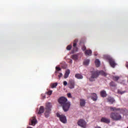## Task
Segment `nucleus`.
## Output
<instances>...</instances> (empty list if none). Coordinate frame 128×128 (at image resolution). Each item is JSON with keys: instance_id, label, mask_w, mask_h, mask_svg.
I'll return each mask as SVG.
<instances>
[{"instance_id": "nucleus-1", "label": "nucleus", "mask_w": 128, "mask_h": 128, "mask_svg": "<svg viewBox=\"0 0 128 128\" xmlns=\"http://www.w3.org/2000/svg\"><path fill=\"white\" fill-rule=\"evenodd\" d=\"M90 72H91V76L89 78L90 82H94L96 79L98 78L100 76H106L108 74H106L104 70H94V68H91L90 69Z\"/></svg>"}, {"instance_id": "nucleus-2", "label": "nucleus", "mask_w": 128, "mask_h": 128, "mask_svg": "<svg viewBox=\"0 0 128 128\" xmlns=\"http://www.w3.org/2000/svg\"><path fill=\"white\" fill-rule=\"evenodd\" d=\"M58 102L61 106H62L64 112H68L70 108V102H68V99L64 96L60 97L58 100Z\"/></svg>"}, {"instance_id": "nucleus-3", "label": "nucleus", "mask_w": 128, "mask_h": 128, "mask_svg": "<svg viewBox=\"0 0 128 128\" xmlns=\"http://www.w3.org/2000/svg\"><path fill=\"white\" fill-rule=\"evenodd\" d=\"M122 118V115L120 113L112 112L110 114V118L113 120H120Z\"/></svg>"}, {"instance_id": "nucleus-4", "label": "nucleus", "mask_w": 128, "mask_h": 128, "mask_svg": "<svg viewBox=\"0 0 128 128\" xmlns=\"http://www.w3.org/2000/svg\"><path fill=\"white\" fill-rule=\"evenodd\" d=\"M104 56L105 58L108 60L109 64L112 68H116V66H117L118 64L116 62L114 59L112 58L108 55H105Z\"/></svg>"}, {"instance_id": "nucleus-5", "label": "nucleus", "mask_w": 128, "mask_h": 128, "mask_svg": "<svg viewBox=\"0 0 128 128\" xmlns=\"http://www.w3.org/2000/svg\"><path fill=\"white\" fill-rule=\"evenodd\" d=\"M52 103L48 102L46 104V112L44 113V116L46 118H48L50 116V111L52 110Z\"/></svg>"}, {"instance_id": "nucleus-6", "label": "nucleus", "mask_w": 128, "mask_h": 128, "mask_svg": "<svg viewBox=\"0 0 128 128\" xmlns=\"http://www.w3.org/2000/svg\"><path fill=\"white\" fill-rule=\"evenodd\" d=\"M57 118H59L60 122H62V124H66V117L64 116V115H60V113L56 114Z\"/></svg>"}, {"instance_id": "nucleus-7", "label": "nucleus", "mask_w": 128, "mask_h": 128, "mask_svg": "<svg viewBox=\"0 0 128 128\" xmlns=\"http://www.w3.org/2000/svg\"><path fill=\"white\" fill-rule=\"evenodd\" d=\"M78 124L81 128H86V122L84 119H80L78 122Z\"/></svg>"}, {"instance_id": "nucleus-8", "label": "nucleus", "mask_w": 128, "mask_h": 128, "mask_svg": "<svg viewBox=\"0 0 128 128\" xmlns=\"http://www.w3.org/2000/svg\"><path fill=\"white\" fill-rule=\"evenodd\" d=\"M75 84L76 83L74 82V80L72 79L70 80L68 84V88H70V90H72V88H74Z\"/></svg>"}, {"instance_id": "nucleus-9", "label": "nucleus", "mask_w": 128, "mask_h": 128, "mask_svg": "<svg viewBox=\"0 0 128 128\" xmlns=\"http://www.w3.org/2000/svg\"><path fill=\"white\" fill-rule=\"evenodd\" d=\"M37 123L38 120H36V117L33 116L30 119L29 124L30 126H34L35 124H36Z\"/></svg>"}, {"instance_id": "nucleus-10", "label": "nucleus", "mask_w": 128, "mask_h": 128, "mask_svg": "<svg viewBox=\"0 0 128 128\" xmlns=\"http://www.w3.org/2000/svg\"><path fill=\"white\" fill-rule=\"evenodd\" d=\"M106 100H107L108 102H109L110 104H114V102H116V100H114V98L112 96H108L106 98Z\"/></svg>"}, {"instance_id": "nucleus-11", "label": "nucleus", "mask_w": 128, "mask_h": 128, "mask_svg": "<svg viewBox=\"0 0 128 128\" xmlns=\"http://www.w3.org/2000/svg\"><path fill=\"white\" fill-rule=\"evenodd\" d=\"M90 98L93 102H96V100H98V95H96V93L91 94Z\"/></svg>"}, {"instance_id": "nucleus-12", "label": "nucleus", "mask_w": 128, "mask_h": 128, "mask_svg": "<svg viewBox=\"0 0 128 128\" xmlns=\"http://www.w3.org/2000/svg\"><path fill=\"white\" fill-rule=\"evenodd\" d=\"M101 122H104V124H110V120L108 118L102 117L100 120Z\"/></svg>"}, {"instance_id": "nucleus-13", "label": "nucleus", "mask_w": 128, "mask_h": 128, "mask_svg": "<svg viewBox=\"0 0 128 128\" xmlns=\"http://www.w3.org/2000/svg\"><path fill=\"white\" fill-rule=\"evenodd\" d=\"M100 94L102 98H106L108 94H106V92L104 90H102L100 92Z\"/></svg>"}, {"instance_id": "nucleus-14", "label": "nucleus", "mask_w": 128, "mask_h": 128, "mask_svg": "<svg viewBox=\"0 0 128 128\" xmlns=\"http://www.w3.org/2000/svg\"><path fill=\"white\" fill-rule=\"evenodd\" d=\"M85 56H92V52L90 50H86L84 52Z\"/></svg>"}, {"instance_id": "nucleus-15", "label": "nucleus", "mask_w": 128, "mask_h": 128, "mask_svg": "<svg viewBox=\"0 0 128 128\" xmlns=\"http://www.w3.org/2000/svg\"><path fill=\"white\" fill-rule=\"evenodd\" d=\"M80 106H86V100L84 98L80 99Z\"/></svg>"}, {"instance_id": "nucleus-16", "label": "nucleus", "mask_w": 128, "mask_h": 128, "mask_svg": "<svg viewBox=\"0 0 128 128\" xmlns=\"http://www.w3.org/2000/svg\"><path fill=\"white\" fill-rule=\"evenodd\" d=\"M70 70H67L66 71L65 74L64 75V78H68V76H70Z\"/></svg>"}, {"instance_id": "nucleus-17", "label": "nucleus", "mask_w": 128, "mask_h": 128, "mask_svg": "<svg viewBox=\"0 0 128 128\" xmlns=\"http://www.w3.org/2000/svg\"><path fill=\"white\" fill-rule=\"evenodd\" d=\"M109 108H110V110H112V112H118V110H120V108H116V107L110 106L109 107Z\"/></svg>"}, {"instance_id": "nucleus-18", "label": "nucleus", "mask_w": 128, "mask_h": 128, "mask_svg": "<svg viewBox=\"0 0 128 128\" xmlns=\"http://www.w3.org/2000/svg\"><path fill=\"white\" fill-rule=\"evenodd\" d=\"M44 106H41L39 109V111L38 112V114H44Z\"/></svg>"}, {"instance_id": "nucleus-19", "label": "nucleus", "mask_w": 128, "mask_h": 128, "mask_svg": "<svg viewBox=\"0 0 128 128\" xmlns=\"http://www.w3.org/2000/svg\"><path fill=\"white\" fill-rule=\"evenodd\" d=\"M75 77L76 78H78V80H82L84 78V76L82 74H78L75 75Z\"/></svg>"}, {"instance_id": "nucleus-20", "label": "nucleus", "mask_w": 128, "mask_h": 128, "mask_svg": "<svg viewBox=\"0 0 128 128\" xmlns=\"http://www.w3.org/2000/svg\"><path fill=\"white\" fill-rule=\"evenodd\" d=\"M78 40L76 39L73 43V48H76V50H78V47H76V44H78Z\"/></svg>"}, {"instance_id": "nucleus-21", "label": "nucleus", "mask_w": 128, "mask_h": 128, "mask_svg": "<svg viewBox=\"0 0 128 128\" xmlns=\"http://www.w3.org/2000/svg\"><path fill=\"white\" fill-rule=\"evenodd\" d=\"M95 64L96 68H98L100 66V60L98 59H96L95 60Z\"/></svg>"}, {"instance_id": "nucleus-22", "label": "nucleus", "mask_w": 128, "mask_h": 128, "mask_svg": "<svg viewBox=\"0 0 128 128\" xmlns=\"http://www.w3.org/2000/svg\"><path fill=\"white\" fill-rule=\"evenodd\" d=\"M72 59L74 60H76L78 58V56L76 54H73L71 56Z\"/></svg>"}, {"instance_id": "nucleus-23", "label": "nucleus", "mask_w": 128, "mask_h": 128, "mask_svg": "<svg viewBox=\"0 0 128 128\" xmlns=\"http://www.w3.org/2000/svg\"><path fill=\"white\" fill-rule=\"evenodd\" d=\"M110 86H111V88H116V84L112 81L110 83Z\"/></svg>"}, {"instance_id": "nucleus-24", "label": "nucleus", "mask_w": 128, "mask_h": 128, "mask_svg": "<svg viewBox=\"0 0 128 128\" xmlns=\"http://www.w3.org/2000/svg\"><path fill=\"white\" fill-rule=\"evenodd\" d=\"M90 64V59L85 60L84 62V66H88Z\"/></svg>"}, {"instance_id": "nucleus-25", "label": "nucleus", "mask_w": 128, "mask_h": 128, "mask_svg": "<svg viewBox=\"0 0 128 128\" xmlns=\"http://www.w3.org/2000/svg\"><path fill=\"white\" fill-rule=\"evenodd\" d=\"M58 86V83H53L51 84V88H56V86Z\"/></svg>"}, {"instance_id": "nucleus-26", "label": "nucleus", "mask_w": 128, "mask_h": 128, "mask_svg": "<svg viewBox=\"0 0 128 128\" xmlns=\"http://www.w3.org/2000/svg\"><path fill=\"white\" fill-rule=\"evenodd\" d=\"M119 79H120V77H118V76H114L112 77V80H115L116 82Z\"/></svg>"}, {"instance_id": "nucleus-27", "label": "nucleus", "mask_w": 128, "mask_h": 128, "mask_svg": "<svg viewBox=\"0 0 128 128\" xmlns=\"http://www.w3.org/2000/svg\"><path fill=\"white\" fill-rule=\"evenodd\" d=\"M66 50H72V46L71 45H69L67 46L66 48Z\"/></svg>"}, {"instance_id": "nucleus-28", "label": "nucleus", "mask_w": 128, "mask_h": 128, "mask_svg": "<svg viewBox=\"0 0 128 128\" xmlns=\"http://www.w3.org/2000/svg\"><path fill=\"white\" fill-rule=\"evenodd\" d=\"M118 94H124L126 92V91H121V90H118Z\"/></svg>"}, {"instance_id": "nucleus-29", "label": "nucleus", "mask_w": 128, "mask_h": 128, "mask_svg": "<svg viewBox=\"0 0 128 128\" xmlns=\"http://www.w3.org/2000/svg\"><path fill=\"white\" fill-rule=\"evenodd\" d=\"M82 50H83L84 52V50H86V47L85 46H84L82 48Z\"/></svg>"}, {"instance_id": "nucleus-30", "label": "nucleus", "mask_w": 128, "mask_h": 128, "mask_svg": "<svg viewBox=\"0 0 128 128\" xmlns=\"http://www.w3.org/2000/svg\"><path fill=\"white\" fill-rule=\"evenodd\" d=\"M47 94L48 96H51L52 94V90H48Z\"/></svg>"}, {"instance_id": "nucleus-31", "label": "nucleus", "mask_w": 128, "mask_h": 128, "mask_svg": "<svg viewBox=\"0 0 128 128\" xmlns=\"http://www.w3.org/2000/svg\"><path fill=\"white\" fill-rule=\"evenodd\" d=\"M56 70H58V72H60V70H62V68L60 67H56Z\"/></svg>"}, {"instance_id": "nucleus-32", "label": "nucleus", "mask_w": 128, "mask_h": 128, "mask_svg": "<svg viewBox=\"0 0 128 128\" xmlns=\"http://www.w3.org/2000/svg\"><path fill=\"white\" fill-rule=\"evenodd\" d=\"M67 96H68V98H72V94L70 93H68Z\"/></svg>"}, {"instance_id": "nucleus-33", "label": "nucleus", "mask_w": 128, "mask_h": 128, "mask_svg": "<svg viewBox=\"0 0 128 128\" xmlns=\"http://www.w3.org/2000/svg\"><path fill=\"white\" fill-rule=\"evenodd\" d=\"M64 86H68V82H66V81H64L63 82Z\"/></svg>"}, {"instance_id": "nucleus-34", "label": "nucleus", "mask_w": 128, "mask_h": 128, "mask_svg": "<svg viewBox=\"0 0 128 128\" xmlns=\"http://www.w3.org/2000/svg\"><path fill=\"white\" fill-rule=\"evenodd\" d=\"M59 78H60L62 76V74L60 73V74L58 76Z\"/></svg>"}, {"instance_id": "nucleus-35", "label": "nucleus", "mask_w": 128, "mask_h": 128, "mask_svg": "<svg viewBox=\"0 0 128 128\" xmlns=\"http://www.w3.org/2000/svg\"><path fill=\"white\" fill-rule=\"evenodd\" d=\"M46 96H44V98H46Z\"/></svg>"}, {"instance_id": "nucleus-36", "label": "nucleus", "mask_w": 128, "mask_h": 128, "mask_svg": "<svg viewBox=\"0 0 128 128\" xmlns=\"http://www.w3.org/2000/svg\"><path fill=\"white\" fill-rule=\"evenodd\" d=\"M71 62H72V60H71Z\"/></svg>"}, {"instance_id": "nucleus-37", "label": "nucleus", "mask_w": 128, "mask_h": 128, "mask_svg": "<svg viewBox=\"0 0 128 128\" xmlns=\"http://www.w3.org/2000/svg\"><path fill=\"white\" fill-rule=\"evenodd\" d=\"M127 128H128V126L127 127Z\"/></svg>"}]
</instances>
